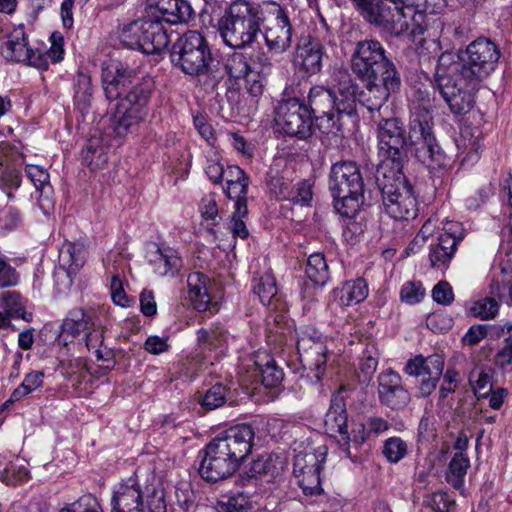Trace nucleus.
Returning a JSON list of instances; mask_svg holds the SVG:
<instances>
[{"mask_svg":"<svg viewBox=\"0 0 512 512\" xmlns=\"http://www.w3.org/2000/svg\"><path fill=\"white\" fill-rule=\"evenodd\" d=\"M313 115L298 97H290V136L307 139L311 136Z\"/></svg>","mask_w":512,"mask_h":512,"instance_id":"a878e982","label":"nucleus"},{"mask_svg":"<svg viewBox=\"0 0 512 512\" xmlns=\"http://www.w3.org/2000/svg\"><path fill=\"white\" fill-rule=\"evenodd\" d=\"M288 101L282 99L274 108L272 131L279 139L286 140L288 136Z\"/></svg>","mask_w":512,"mask_h":512,"instance_id":"3c124183","label":"nucleus"},{"mask_svg":"<svg viewBox=\"0 0 512 512\" xmlns=\"http://www.w3.org/2000/svg\"><path fill=\"white\" fill-rule=\"evenodd\" d=\"M500 51L488 38L480 37L471 42L460 55H454L451 72H460L469 80L482 82L496 68Z\"/></svg>","mask_w":512,"mask_h":512,"instance_id":"0eeeda50","label":"nucleus"},{"mask_svg":"<svg viewBox=\"0 0 512 512\" xmlns=\"http://www.w3.org/2000/svg\"><path fill=\"white\" fill-rule=\"evenodd\" d=\"M288 152L283 148L273 158L266 174V185L272 197L286 200L288 196Z\"/></svg>","mask_w":512,"mask_h":512,"instance_id":"412c9836","label":"nucleus"},{"mask_svg":"<svg viewBox=\"0 0 512 512\" xmlns=\"http://www.w3.org/2000/svg\"><path fill=\"white\" fill-rule=\"evenodd\" d=\"M457 249L455 239L450 236H439L438 242L431 246L430 262L433 267L446 266L453 258Z\"/></svg>","mask_w":512,"mask_h":512,"instance_id":"473e14b6","label":"nucleus"},{"mask_svg":"<svg viewBox=\"0 0 512 512\" xmlns=\"http://www.w3.org/2000/svg\"><path fill=\"white\" fill-rule=\"evenodd\" d=\"M492 194L493 191L491 185H484L476 192L475 196L467 198L466 205L469 209H477L484 204Z\"/></svg>","mask_w":512,"mask_h":512,"instance_id":"338daca9","label":"nucleus"},{"mask_svg":"<svg viewBox=\"0 0 512 512\" xmlns=\"http://www.w3.org/2000/svg\"><path fill=\"white\" fill-rule=\"evenodd\" d=\"M52 46L43 53L33 50L28 46L27 37L23 28L16 29L10 39L2 46L3 56L11 61L22 62L39 70H46L49 66L48 59L54 63L63 59V37L57 34L51 36Z\"/></svg>","mask_w":512,"mask_h":512,"instance_id":"9d476101","label":"nucleus"},{"mask_svg":"<svg viewBox=\"0 0 512 512\" xmlns=\"http://www.w3.org/2000/svg\"><path fill=\"white\" fill-rule=\"evenodd\" d=\"M342 305L352 306L364 301L368 296V285L364 279L345 282L335 291Z\"/></svg>","mask_w":512,"mask_h":512,"instance_id":"c756f323","label":"nucleus"},{"mask_svg":"<svg viewBox=\"0 0 512 512\" xmlns=\"http://www.w3.org/2000/svg\"><path fill=\"white\" fill-rule=\"evenodd\" d=\"M86 335V346L88 350H94L98 360L107 362V367L112 362L113 352L104 344V329L101 326H93L88 329Z\"/></svg>","mask_w":512,"mask_h":512,"instance_id":"e433bc0d","label":"nucleus"},{"mask_svg":"<svg viewBox=\"0 0 512 512\" xmlns=\"http://www.w3.org/2000/svg\"><path fill=\"white\" fill-rule=\"evenodd\" d=\"M44 374L41 371H32L25 375L21 385L12 392V400H21L34 392L43 384Z\"/></svg>","mask_w":512,"mask_h":512,"instance_id":"8fccbe9b","label":"nucleus"},{"mask_svg":"<svg viewBox=\"0 0 512 512\" xmlns=\"http://www.w3.org/2000/svg\"><path fill=\"white\" fill-rule=\"evenodd\" d=\"M499 311V303L494 298H481L475 301L470 307V313L482 320L495 318Z\"/></svg>","mask_w":512,"mask_h":512,"instance_id":"603ef678","label":"nucleus"},{"mask_svg":"<svg viewBox=\"0 0 512 512\" xmlns=\"http://www.w3.org/2000/svg\"><path fill=\"white\" fill-rule=\"evenodd\" d=\"M143 35H141V51L145 54H157L169 43V37L162 23L148 17L143 19Z\"/></svg>","mask_w":512,"mask_h":512,"instance_id":"393cba45","label":"nucleus"},{"mask_svg":"<svg viewBox=\"0 0 512 512\" xmlns=\"http://www.w3.org/2000/svg\"><path fill=\"white\" fill-rule=\"evenodd\" d=\"M363 18L382 30L399 36L409 30L412 34L416 33L421 28L424 14L417 8L404 7L390 0H376Z\"/></svg>","mask_w":512,"mask_h":512,"instance_id":"6e6552de","label":"nucleus"},{"mask_svg":"<svg viewBox=\"0 0 512 512\" xmlns=\"http://www.w3.org/2000/svg\"><path fill=\"white\" fill-rule=\"evenodd\" d=\"M433 105L430 98H422L411 108L409 134H405L403 123L398 118H387L377 125L379 154L382 157L377 167L379 175L390 170L403 169L407 161V150L411 146L415 157L428 166L444 165L445 156L433 132Z\"/></svg>","mask_w":512,"mask_h":512,"instance_id":"f257e3e1","label":"nucleus"},{"mask_svg":"<svg viewBox=\"0 0 512 512\" xmlns=\"http://www.w3.org/2000/svg\"><path fill=\"white\" fill-rule=\"evenodd\" d=\"M378 366V359L372 355H364L359 363L360 373L363 375L362 381H369L375 373Z\"/></svg>","mask_w":512,"mask_h":512,"instance_id":"774afa93","label":"nucleus"},{"mask_svg":"<svg viewBox=\"0 0 512 512\" xmlns=\"http://www.w3.org/2000/svg\"><path fill=\"white\" fill-rule=\"evenodd\" d=\"M378 399L380 403L392 410H401L410 402V393L402 384L401 376L388 369L381 372L377 378Z\"/></svg>","mask_w":512,"mask_h":512,"instance_id":"dca6fc26","label":"nucleus"},{"mask_svg":"<svg viewBox=\"0 0 512 512\" xmlns=\"http://www.w3.org/2000/svg\"><path fill=\"white\" fill-rule=\"evenodd\" d=\"M444 358L439 354L428 357L417 355L408 360L404 371L413 377H421L419 393L423 397L429 396L437 387V383L443 374Z\"/></svg>","mask_w":512,"mask_h":512,"instance_id":"4468645a","label":"nucleus"},{"mask_svg":"<svg viewBox=\"0 0 512 512\" xmlns=\"http://www.w3.org/2000/svg\"><path fill=\"white\" fill-rule=\"evenodd\" d=\"M329 90L333 91L338 101L336 102V109L340 113H354L358 85L353 82L351 75L346 70L334 71L332 86Z\"/></svg>","mask_w":512,"mask_h":512,"instance_id":"4be33fe9","label":"nucleus"},{"mask_svg":"<svg viewBox=\"0 0 512 512\" xmlns=\"http://www.w3.org/2000/svg\"><path fill=\"white\" fill-rule=\"evenodd\" d=\"M470 467V459L467 454L460 450L455 453L448 467L447 481L454 488L460 489L464 484V478Z\"/></svg>","mask_w":512,"mask_h":512,"instance_id":"4c0bfd02","label":"nucleus"},{"mask_svg":"<svg viewBox=\"0 0 512 512\" xmlns=\"http://www.w3.org/2000/svg\"><path fill=\"white\" fill-rule=\"evenodd\" d=\"M148 17L169 24H177L187 21L192 9L185 0H148Z\"/></svg>","mask_w":512,"mask_h":512,"instance_id":"aec40b11","label":"nucleus"},{"mask_svg":"<svg viewBox=\"0 0 512 512\" xmlns=\"http://www.w3.org/2000/svg\"><path fill=\"white\" fill-rule=\"evenodd\" d=\"M255 432L248 424H240L220 431L205 448H230L231 446H244L252 448Z\"/></svg>","mask_w":512,"mask_h":512,"instance_id":"b1692460","label":"nucleus"},{"mask_svg":"<svg viewBox=\"0 0 512 512\" xmlns=\"http://www.w3.org/2000/svg\"><path fill=\"white\" fill-rule=\"evenodd\" d=\"M92 88L90 76L79 73L75 83V104L82 112L86 111L91 104Z\"/></svg>","mask_w":512,"mask_h":512,"instance_id":"c03bdc74","label":"nucleus"},{"mask_svg":"<svg viewBox=\"0 0 512 512\" xmlns=\"http://www.w3.org/2000/svg\"><path fill=\"white\" fill-rule=\"evenodd\" d=\"M149 264L160 276L175 275L182 267V259L177 251L170 247H158L149 253Z\"/></svg>","mask_w":512,"mask_h":512,"instance_id":"c85d7f7f","label":"nucleus"},{"mask_svg":"<svg viewBox=\"0 0 512 512\" xmlns=\"http://www.w3.org/2000/svg\"><path fill=\"white\" fill-rule=\"evenodd\" d=\"M323 47L321 43L310 36L302 38L295 50L293 64L301 73V77L315 74L322 66Z\"/></svg>","mask_w":512,"mask_h":512,"instance_id":"a211bd4d","label":"nucleus"},{"mask_svg":"<svg viewBox=\"0 0 512 512\" xmlns=\"http://www.w3.org/2000/svg\"><path fill=\"white\" fill-rule=\"evenodd\" d=\"M26 175L33 183L36 191L39 193L38 204L44 213H48L53 207L52 186L50 184V175L48 171L37 165H27Z\"/></svg>","mask_w":512,"mask_h":512,"instance_id":"bb28decb","label":"nucleus"},{"mask_svg":"<svg viewBox=\"0 0 512 512\" xmlns=\"http://www.w3.org/2000/svg\"><path fill=\"white\" fill-rule=\"evenodd\" d=\"M352 115L353 113H340L338 109H334L328 110V113L315 116V119L322 133L339 136L343 133V118Z\"/></svg>","mask_w":512,"mask_h":512,"instance_id":"58836bf2","label":"nucleus"},{"mask_svg":"<svg viewBox=\"0 0 512 512\" xmlns=\"http://www.w3.org/2000/svg\"><path fill=\"white\" fill-rule=\"evenodd\" d=\"M250 467L246 471L249 477L253 478L259 474H267L270 471V459L266 455H261L256 459H252Z\"/></svg>","mask_w":512,"mask_h":512,"instance_id":"69168bd1","label":"nucleus"},{"mask_svg":"<svg viewBox=\"0 0 512 512\" xmlns=\"http://www.w3.org/2000/svg\"><path fill=\"white\" fill-rule=\"evenodd\" d=\"M59 512H104L102 506L91 494H85L76 501L66 505Z\"/></svg>","mask_w":512,"mask_h":512,"instance_id":"864d4df0","label":"nucleus"},{"mask_svg":"<svg viewBox=\"0 0 512 512\" xmlns=\"http://www.w3.org/2000/svg\"><path fill=\"white\" fill-rule=\"evenodd\" d=\"M297 355L303 370H309L306 376L301 375L300 379L306 384L319 382L325 372L327 361V349L324 343L311 336L304 335L297 340Z\"/></svg>","mask_w":512,"mask_h":512,"instance_id":"f8f14e48","label":"nucleus"},{"mask_svg":"<svg viewBox=\"0 0 512 512\" xmlns=\"http://www.w3.org/2000/svg\"><path fill=\"white\" fill-rule=\"evenodd\" d=\"M83 161L91 170L102 169L108 161V146L92 137L83 151Z\"/></svg>","mask_w":512,"mask_h":512,"instance_id":"f704fd0d","label":"nucleus"},{"mask_svg":"<svg viewBox=\"0 0 512 512\" xmlns=\"http://www.w3.org/2000/svg\"><path fill=\"white\" fill-rule=\"evenodd\" d=\"M309 106L313 117L328 113V110L336 109V102H338L333 94V91L326 89L322 86L309 88Z\"/></svg>","mask_w":512,"mask_h":512,"instance_id":"7c9ffc66","label":"nucleus"},{"mask_svg":"<svg viewBox=\"0 0 512 512\" xmlns=\"http://www.w3.org/2000/svg\"><path fill=\"white\" fill-rule=\"evenodd\" d=\"M353 73L365 83L359 103L369 112L380 111L391 93L400 88L401 80L383 45L376 40L356 44L351 58Z\"/></svg>","mask_w":512,"mask_h":512,"instance_id":"7ed1b4c3","label":"nucleus"},{"mask_svg":"<svg viewBox=\"0 0 512 512\" xmlns=\"http://www.w3.org/2000/svg\"><path fill=\"white\" fill-rule=\"evenodd\" d=\"M458 372L454 369H447L439 391L440 400H445L450 393L455 392L458 387Z\"/></svg>","mask_w":512,"mask_h":512,"instance_id":"052dcab7","label":"nucleus"},{"mask_svg":"<svg viewBox=\"0 0 512 512\" xmlns=\"http://www.w3.org/2000/svg\"><path fill=\"white\" fill-rule=\"evenodd\" d=\"M247 453L236 455L231 450H205L199 472L207 481L216 482L232 475L242 462L248 459Z\"/></svg>","mask_w":512,"mask_h":512,"instance_id":"ddd939ff","label":"nucleus"},{"mask_svg":"<svg viewBox=\"0 0 512 512\" xmlns=\"http://www.w3.org/2000/svg\"><path fill=\"white\" fill-rule=\"evenodd\" d=\"M386 175L376 171V181L381 190L386 213L395 220H408L417 216L418 201L412 186L407 182L403 169L390 170Z\"/></svg>","mask_w":512,"mask_h":512,"instance_id":"423d86ee","label":"nucleus"},{"mask_svg":"<svg viewBox=\"0 0 512 512\" xmlns=\"http://www.w3.org/2000/svg\"><path fill=\"white\" fill-rule=\"evenodd\" d=\"M470 383L478 397H487L492 386V376L488 371L473 372Z\"/></svg>","mask_w":512,"mask_h":512,"instance_id":"6e6d98bb","label":"nucleus"},{"mask_svg":"<svg viewBox=\"0 0 512 512\" xmlns=\"http://www.w3.org/2000/svg\"><path fill=\"white\" fill-rule=\"evenodd\" d=\"M102 83L106 98L119 100L111 126L118 136H125L132 127L145 120L152 83L138 81L134 71L120 62L102 68Z\"/></svg>","mask_w":512,"mask_h":512,"instance_id":"f03ea898","label":"nucleus"},{"mask_svg":"<svg viewBox=\"0 0 512 512\" xmlns=\"http://www.w3.org/2000/svg\"><path fill=\"white\" fill-rule=\"evenodd\" d=\"M305 274L315 285L324 286L330 272L326 259L322 253H313L305 261Z\"/></svg>","mask_w":512,"mask_h":512,"instance_id":"2f4dec72","label":"nucleus"},{"mask_svg":"<svg viewBox=\"0 0 512 512\" xmlns=\"http://www.w3.org/2000/svg\"><path fill=\"white\" fill-rule=\"evenodd\" d=\"M329 189L337 213L352 218L363 203L364 183L356 163L343 161L331 167Z\"/></svg>","mask_w":512,"mask_h":512,"instance_id":"39448f33","label":"nucleus"},{"mask_svg":"<svg viewBox=\"0 0 512 512\" xmlns=\"http://www.w3.org/2000/svg\"><path fill=\"white\" fill-rule=\"evenodd\" d=\"M424 506L430 508L434 512H449L450 508L454 505L444 492H434L424 498Z\"/></svg>","mask_w":512,"mask_h":512,"instance_id":"5fc2aeb1","label":"nucleus"},{"mask_svg":"<svg viewBox=\"0 0 512 512\" xmlns=\"http://www.w3.org/2000/svg\"><path fill=\"white\" fill-rule=\"evenodd\" d=\"M229 390L222 384H215L199 397V403L206 410H214L221 407L227 399Z\"/></svg>","mask_w":512,"mask_h":512,"instance_id":"09e8293b","label":"nucleus"},{"mask_svg":"<svg viewBox=\"0 0 512 512\" xmlns=\"http://www.w3.org/2000/svg\"><path fill=\"white\" fill-rule=\"evenodd\" d=\"M18 283L16 270L0 258V288L15 286Z\"/></svg>","mask_w":512,"mask_h":512,"instance_id":"0e129e2a","label":"nucleus"},{"mask_svg":"<svg viewBox=\"0 0 512 512\" xmlns=\"http://www.w3.org/2000/svg\"><path fill=\"white\" fill-rule=\"evenodd\" d=\"M454 54L443 53L438 59L436 84L440 95L454 115L468 113L475 104V92L480 82L466 79L460 72H451Z\"/></svg>","mask_w":512,"mask_h":512,"instance_id":"20e7f679","label":"nucleus"},{"mask_svg":"<svg viewBox=\"0 0 512 512\" xmlns=\"http://www.w3.org/2000/svg\"><path fill=\"white\" fill-rule=\"evenodd\" d=\"M0 307L10 319L22 318L25 321L31 320V314H26L21 295L16 291H6L0 294Z\"/></svg>","mask_w":512,"mask_h":512,"instance_id":"ea45409f","label":"nucleus"},{"mask_svg":"<svg viewBox=\"0 0 512 512\" xmlns=\"http://www.w3.org/2000/svg\"><path fill=\"white\" fill-rule=\"evenodd\" d=\"M321 460L313 451H301L295 456L293 473L306 496L323 492L320 481Z\"/></svg>","mask_w":512,"mask_h":512,"instance_id":"2eb2a0df","label":"nucleus"},{"mask_svg":"<svg viewBox=\"0 0 512 512\" xmlns=\"http://www.w3.org/2000/svg\"><path fill=\"white\" fill-rule=\"evenodd\" d=\"M253 291L258 295L261 303L270 304L272 299L277 295V287L275 278L271 274H263L259 278L254 279Z\"/></svg>","mask_w":512,"mask_h":512,"instance_id":"a18cd8bd","label":"nucleus"},{"mask_svg":"<svg viewBox=\"0 0 512 512\" xmlns=\"http://www.w3.org/2000/svg\"><path fill=\"white\" fill-rule=\"evenodd\" d=\"M111 506V512L143 511L144 496L140 485L133 479L120 483L113 491Z\"/></svg>","mask_w":512,"mask_h":512,"instance_id":"5701e85b","label":"nucleus"},{"mask_svg":"<svg viewBox=\"0 0 512 512\" xmlns=\"http://www.w3.org/2000/svg\"><path fill=\"white\" fill-rule=\"evenodd\" d=\"M425 290L420 283L408 282L401 288V299L408 304H416L424 297Z\"/></svg>","mask_w":512,"mask_h":512,"instance_id":"bf43d9fd","label":"nucleus"},{"mask_svg":"<svg viewBox=\"0 0 512 512\" xmlns=\"http://www.w3.org/2000/svg\"><path fill=\"white\" fill-rule=\"evenodd\" d=\"M1 186L7 191V196L12 198V190L21 185V173L15 168L5 167L0 176Z\"/></svg>","mask_w":512,"mask_h":512,"instance_id":"4d7b16f0","label":"nucleus"},{"mask_svg":"<svg viewBox=\"0 0 512 512\" xmlns=\"http://www.w3.org/2000/svg\"><path fill=\"white\" fill-rule=\"evenodd\" d=\"M255 376L261 379L266 388H276L284 379V372L277 366L273 359L268 360L264 365L255 363Z\"/></svg>","mask_w":512,"mask_h":512,"instance_id":"a19ab883","label":"nucleus"},{"mask_svg":"<svg viewBox=\"0 0 512 512\" xmlns=\"http://www.w3.org/2000/svg\"><path fill=\"white\" fill-rule=\"evenodd\" d=\"M210 279L202 272H192L187 278L189 299L198 311H206L211 303Z\"/></svg>","mask_w":512,"mask_h":512,"instance_id":"cd10ccee","label":"nucleus"},{"mask_svg":"<svg viewBox=\"0 0 512 512\" xmlns=\"http://www.w3.org/2000/svg\"><path fill=\"white\" fill-rule=\"evenodd\" d=\"M509 334L504 338L502 347L498 350L494 357L495 365L503 372L512 371V323H507L503 327Z\"/></svg>","mask_w":512,"mask_h":512,"instance_id":"37998d69","label":"nucleus"},{"mask_svg":"<svg viewBox=\"0 0 512 512\" xmlns=\"http://www.w3.org/2000/svg\"><path fill=\"white\" fill-rule=\"evenodd\" d=\"M143 19L133 21L125 26L119 32L120 41L130 49L141 51V35H143Z\"/></svg>","mask_w":512,"mask_h":512,"instance_id":"49530a36","label":"nucleus"},{"mask_svg":"<svg viewBox=\"0 0 512 512\" xmlns=\"http://www.w3.org/2000/svg\"><path fill=\"white\" fill-rule=\"evenodd\" d=\"M172 63L185 74H203L211 60V53L204 37L197 31H188L173 44Z\"/></svg>","mask_w":512,"mask_h":512,"instance_id":"9b49d317","label":"nucleus"},{"mask_svg":"<svg viewBox=\"0 0 512 512\" xmlns=\"http://www.w3.org/2000/svg\"><path fill=\"white\" fill-rule=\"evenodd\" d=\"M226 339V331L220 325H215L210 329H200L197 332L198 343L207 349L221 347Z\"/></svg>","mask_w":512,"mask_h":512,"instance_id":"de8ad7c7","label":"nucleus"},{"mask_svg":"<svg viewBox=\"0 0 512 512\" xmlns=\"http://www.w3.org/2000/svg\"><path fill=\"white\" fill-rule=\"evenodd\" d=\"M250 180L249 177L245 179H239L238 181H234L233 183H229L226 185L225 193L228 198L235 200L234 207H237L238 215H247L248 207H247V191Z\"/></svg>","mask_w":512,"mask_h":512,"instance_id":"79ce46f5","label":"nucleus"},{"mask_svg":"<svg viewBox=\"0 0 512 512\" xmlns=\"http://www.w3.org/2000/svg\"><path fill=\"white\" fill-rule=\"evenodd\" d=\"M313 183L310 180H303L295 186V195L292 197L294 204L309 206L313 198Z\"/></svg>","mask_w":512,"mask_h":512,"instance_id":"13d9d810","label":"nucleus"},{"mask_svg":"<svg viewBox=\"0 0 512 512\" xmlns=\"http://www.w3.org/2000/svg\"><path fill=\"white\" fill-rule=\"evenodd\" d=\"M433 299L442 305H449L454 300V294L451 285L446 281H440L432 290Z\"/></svg>","mask_w":512,"mask_h":512,"instance_id":"680f3d73","label":"nucleus"},{"mask_svg":"<svg viewBox=\"0 0 512 512\" xmlns=\"http://www.w3.org/2000/svg\"><path fill=\"white\" fill-rule=\"evenodd\" d=\"M347 421L346 403L342 396L335 394L324 417V432L330 438H335L339 445H348L350 436Z\"/></svg>","mask_w":512,"mask_h":512,"instance_id":"6ab92c4d","label":"nucleus"},{"mask_svg":"<svg viewBox=\"0 0 512 512\" xmlns=\"http://www.w3.org/2000/svg\"><path fill=\"white\" fill-rule=\"evenodd\" d=\"M110 289L112 300L116 305L121 307H128L130 305L131 300L125 294L122 281L118 275L112 276Z\"/></svg>","mask_w":512,"mask_h":512,"instance_id":"e2e57ef3","label":"nucleus"},{"mask_svg":"<svg viewBox=\"0 0 512 512\" xmlns=\"http://www.w3.org/2000/svg\"><path fill=\"white\" fill-rule=\"evenodd\" d=\"M227 74L234 79H245L246 88L253 97L262 94L264 84L261 71H256V62H249L248 58L241 52H233L228 55L224 62Z\"/></svg>","mask_w":512,"mask_h":512,"instance_id":"f3484780","label":"nucleus"},{"mask_svg":"<svg viewBox=\"0 0 512 512\" xmlns=\"http://www.w3.org/2000/svg\"><path fill=\"white\" fill-rule=\"evenodd\" d=\"M273 6L274 13H276V20L279 21V24H281L280 28L284 36L276 35L272 29H269L266 31L265 39L271 50H275L276 52H283L288 46V29L284 30V28L288 26V16L281 6L275 3Z\"/></svg>","mask_w":512,"mask_h":512,"instance_id":"c9c22d12","label":"nucleus"},{"mask_svg":"<svg viewBox=\"0 0 512 512\" xmlns=\"http://www.w3.org/2000/svg\"><path fill=\"white\" fill-rule=\"evenodd\" d=\"M218 31L226 45L243 48L254 41L259 25L249 4L235 2L219 19Z\"/></svg>","mask_w":512,"mask_h":512,"instance_id":"1a4fd4ad","label":"nucleus"},{"mask_svg":"<svg viewBox=\"0 0 512 512\" xmlns=\"http://www.w3.org/2000/svg\"><path fill=\"white\" fill-rule=\"evenodd\" d=\"M95 326L93 312H86L82 308L73 309L70 316L62 324V333L77 336L81 332Z\"/></svg>","mask_w":512,"mask_h":512,"instance_id":"72a5a7b5","label":"nucleus"}]
</instances>
